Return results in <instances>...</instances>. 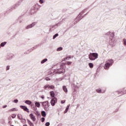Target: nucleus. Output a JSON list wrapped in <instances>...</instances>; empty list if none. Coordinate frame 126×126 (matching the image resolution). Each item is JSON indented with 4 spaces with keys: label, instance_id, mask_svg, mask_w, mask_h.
<instances>
[{
    "label": "nucleus",
    "instance_id": "f257e3e1",
    "mask_svg": "<svg viewBox=\"0 0 126 126\" xmlns=\"http://www.w3.org/2000/svg\"><path fill=\"white\" fill-rule=\"evenodd\" d=\"M58 65H60V68L56 69L55 70V71L56 73L62 74V73H63V72L65 71V70H64V66L65 65V63H58Z\"/></svg>",
    "mask_w": 126,
    "mask_h": 126
},
{
    "label": "nucleus",
    "instance_id": "f03ea898",
    "mask_svg": "<svg viewBox=\"0 0 126 126\" xmlns=\"http://www.w3.org/2000/svg\"><path fill=\"white\" fill-rule=\"evenodd\" d=\"M106 35H110L109 37L110 40H109V45L111 46V47H114L115 46V44H116V41L114 40V36H115V33L114 32H108L106 33Z\"/></svg>",
    "mask_w": 126,
    "mask_h": 126
},
{
    "label": "nucleus",
    "instance_id": "7ed1b4c3",
    "mask_svg": "<svg viewBox=\"0 0 126 126\" xmlns=\"http://www.w3.org/2000/svg\"><path fill=\"white\" fill-rule=\"evenodd\" d=\"M86 10H87V9H84L81 12L79 13L78 16L75 19V24H76L77 22H79V21H80V20H81V19H82V18L84 17V16H82V15L85 13V11H86Z\"/></svg>",
    "mask_w": 126,
    "mask_h": 126
},
{
    "label": "nucleus",
    "instance_id": "20e7f679",
    "mask_svg": "<svg viewBox=\"0 0 126 126\" xmlns=\"http://www.w3.org/2000/svg\"><path fill=\"white\" fill-rule=\"evenodd\" d=\"M113 63H114V60L113 59H109L107 60L106 63L104 65V68L105 69H109L110 66L113 65Z\"/></svg>",
    "mask_w": 126,
    "mask_h": 126
},
{
    "label": "nucleus",
    "instance_id": "39448f33",
    "mask_svg": "<svg viewBox=\"0 0 126 126\" xmlns=\"http://www.w3.org/2000/svg\"><path fill=\"white\" fill-rule=\"evenodd\" d=\"M89 59L90 60V61H95V60L98 59V53H91L89 55Z\"/></svg>",
    "mask_w": 126,
    "mask_h": 126
},
{
    "label": "nucleus",
    "instance_id": "423d86ee",
    "mask_svg": "<svg viewBox=\"0 0 126 126\" xmlns=\"http://www.w3.org/2000/svg\"><path fill=\"white\" fill-rule=\"evenodd\" d=\"M40 103L45 111L48 112V111L50 110V109L49 108V101H45L43 102H41Z\"/></svg>",
    "mask_w": 126,
    "mask_h": 126
},
{
    "label": "nucleus",
    "instance_id": "0eeeda50",
    "mask_svg": "<svg viewBox=\"0 0 126 126\" xmlns=\"http://www.w3.org/2000/svg\"><path fill=\"white\" fill-rule=\"evenodd\" d=\"M39 8H40V7H39V4H34L31 9V14H34V13L37 12V11L39 9Z\"/></svg>",
    "mask_w": 126,
    "mask_h": 126
},
{
    "label": "nucleus",
    "instance_id": "6e6552de",
    "mask_svg": "<svg viewBox=\"0 0 126 126\" xmlns=\"http://www.w3.org/2000/svg\"><path fill=\"white\" fill-rule=\"evenodd\" d=\"M36 24H37V22H32V24H30L27 26L25 27V29H26V30H28V29H31V28H33V27H34V26H35Z\"/></svg>",
    "mask_w": 126,
    "mask_h": 126
},
{
    "label": "nucleus",
    "instance_id": "1a4fd4ad",
    "mask_svg": "<svg viewBox=\"0 0 126 126\" xmlns=\"http://www.w3.org/2000/svg\"><path fill=\"white\" fill-rule=\"evenodd\" d=\"M58 102V99H57V98L54 97L51 99L50 104L52 106V107H54L55 105H56V103Z\"/></svg>",
    "mask_w": 126,
    "mask_h": 126
},
{
    "label": "nucleus",
    "instance_id": "9d476101",
    "mask_svg": "<svg viewBox=\"0 0 126 126\" xmlns=\"http://www.w3.org/2000/svg\"><path fill=\"white\" fill-rule=\"evenodd\" d=\"M43 88L45 90H47V88H48V89H54L55 88V86L53 85L50 86V85L47 84L45 85Z\"/></svg>",
    "mask_w": 126,
    "mask_h": 126
},
{
    "label": "nucleus",
    "instance_id": "9b49d317",
    "mask_svg": "<svg viewBox=\"0 0 126 126\" xmlns=\"http://www.w3.org/2000/svg\"><path fill=\"white\" fill-rule=\"evenodd\" d=\"M19 5H20V3H16V4H15L14 5H13V6H12L11 7V8L9 9V10L10 11H11V10H12L13 9H15V8H17V7H18Z\"/></svg>",
    "mask_w": 126,
    "mask_h": 126
},
{
    "label": "nucleus",
    "instance_id": "f8f14e48",
    "mask_svg": "<svg viewBox=\"0 0 126 126\" xmlns=\"http://www.w3.org/2000/svg\"><path fill=\"white\" fill-rule=\"evenodd\" d=\"M13 54L9 53L7 55L6 60H7L8 61H10V60H12V59H13Z\"/></svg>",
    "mask_w": 126,
    "mask_h": 126
},
{
    "label": "nucleus",
    "instance_id": "ddd939ff",
    "mask_svg": "<svg viewBox=\"0 0 126 126\" xmlns=\"http://www.w3.org/2000/svg\"><path fill=\"white\" fill-rule=\"evenodd\" d=\"M20 108L21 109H23V110H24V111H25V112H27V113H29V109H28V108H27V106L21 105Z\"/></svg>",
    "mask_w": 126,
    "mask_h": 126
},
{
    "label": "nucleus",
    "instance_id": "4468645a",
    "mask_svg": "<svg viewBox=\"0 0 126 126\" xmlns=\"http://www.w3.org/2000/svg\"><path fill=\"white\" fill-rule=\"evenodd\" d=\"M30 117L31 118V120H32V121H33V122H35V121H36V118H35V116H34V115H33V114H31L30 115Z\"/></svg>",
    "mask_w": 126,
    "mask_h": 126
},
{
    "label": "nucleus",
    "instance_id": "2eb2a0df",
    "mask_svg": "<svg viewBox=\"0 0 126 126\" xmlns=\"http://www.w3.org/2000/svg\"><path fill=\"white\" fill-rule=\"evenodd\" d=\"M7 44V42H6V41H4V42H1L0 44V48H1V47H4Z\"/></svg>",
    "mask_w": 126,
    "mask_h": 126
},
{
    "label": "nucleus",
    "instance_id": "dca6fc26",
    "mask_svg": "<svg viewBox=\"0 0 126 126\" xmlns=\"http://www.w3.org/2000/svg\"><path fill=\"white\" fill-rule=\"evenodd\" d=\"M38 46H39V45H36L34 46V47H33L31 49H30L29 50H28V51L30 52H30H32V51H33V50H36V49L37 48H38Z\"/></svg>",
    "mask_w": 126,
    "mask_h": 126
},
{
    "label": "nucleus",
    "instance_id": "f3484780",
    "mask_svg": "<svg viewBox=\"0 0 126 126\" xmlns=\"http://www.w3.org/2000/svg\"><path fill=\"white\" fill-rule=\"evenodd\" d=\"M96 92H97V93H99L101 94H103V93H105V91L104 92H102V89L100 88L96 89Z\"/></svg>",
    "mask_w": 126,
    "mask_h": 126
},
{
    "label": "nucleus",
    "instance_id": "a211bd4d",
    "mask_svg": "<svg viewBox=\"0 0 126 126\" xmlns=\"http://www.w3.org/2000/svg\"><path fill=\"white\" fill-rule=\"evenodd\" d=\"M69 107H70V104H68L67 106L65 111H64V114H66V113H67V112L68 111V110L69 109Z\"/></svg>",
    "mask_w": 126,
    "mask_h": 126
},
{
    "label": "nucleus",
    "instance_id": "6ab92c4d",
    "mask_svg": "<svg viewBox=\"0 0 126 126\" xmlns=\"http://www.w3.org/2000/svg\"><path fill=\"white\" fill-rule=\"evenodd\" d=\"M50 95L52 98H56L55 97V92L54 91L50 92Z\"/></svg>",
    "mask_w": 126,
    "mask_h": 126
},
{
    "label": "nucleus",
    "instance_id": "aec40b11",
    "mask_svg": "<svg viewBox=\"0 0 126 126\" xmlns=\"http://www.w3.org/2000/svg\"><path fill=\"white\" fill-rule=\"evenodd\" d=\"M41 116L44 118L46 117V116H47V114L46 113V112L45 111H41Z\"/></svg>",
    "mask_w": 126,
    "mask_h": 126
},
{
    "label": "nucleus",
    "instance_id": "412c9836",
    "mask_svg": "<svg viewBox=\"0 0 126 126\" xmlns=\"http://www.w3.org/2000/svg\"><path fill=\"white\" fill-rule=\"evenodd\" d=\"M28 124H29V125L30 126H34V124H33V123L31 122V121H30V120L27 119V120Z\"/></svg>",
    "mask_w": 126,
    "mask_h": 126
},
{
    "label": "nucleus",
    "instance_id": "4be33fe9",
    "mask_svg": "<svg viewBox=\"0 0 126 126\" xmlns=\"http://www.w3.org/2000/svg\"><path fill=\"white\" fill-rule=\"evenodd\" d=\"M63 89L64 92H65V93H67V88H66V86H63Z\"/></svg>",
    "mask_w": 126,
    "mask_h": 126
},
{
    "label": "nucleus",
    "instance_id": "5701e85b",
    "mask_svg": "<svg viewBox=\"0 0 126 126\" xmlns=\"http://www.w3.org/2000/svg\"><path fill=\"white\" fill-rule=\"evenodd\" d=\"M35 105L36 107H37V108H40V106H41V104H40V102L36 101V102H35Z\"/></svg>",
    "mask_w": 126,
    "mask_h": 126
},
{
    "label": "nucleus",
    "instance_id": "b1692460",
    "mask_svg": "<svg viewBox=\"0 0 126 126\" xmlns=\"http://www.w3.org/2000/svg\"><path fill=\"white\" fill-rule=\"evenodd\" d=\"M25 104H27V105H31L32 104V102L30 100H27L25 101Z\"/></svg>",
    "mask_w": 126,
    "mask_h": 126
},
{
    "label": "nucleus",
    "instance_id": "393cba45",
    "mask_svg": "<svg viewBox=\"0 0 126 126\" xmlns=\"http://www.w3.org/2000/svg\"><path fill=\"white\" fill-rule=\"evenodd\" d=\"M47 61L48 59L45 58L41 61V63L43 64V63H46V62H47Z\"/></svg>",
    "mask_w": 126,
    "mask_h": 126
},
{
    "label": "nucleus",
    "instance_id": "a878e982",
    "mask_svg": "<svg viewBox=\"0 0 126 126\" xmlns=\"http://www.w3.org/2000/svg\"><path fill=\"white\" fill-rule=\"evenodd\" d=\"M60 24V23L56 24V25L52 26V28L50 29V30H54V28H56V26H58Z\"/></svg>",
    "mask_w": 126,
    "mask_h": 126
},
{
    "label": "nucleus",
    "instance_id": "bb28decb",
    "mask_svg": "<svg viewBox=\"0 0 126 126\" xmlns=\"http://www.w3.org/2000/svg\"><path fill=\"white\" fill-rule=\"evenodd\" d=\"M71 58H74V56H67L65 57V60H67V61H68L70 59H71Z\"/></svg>",
    "mask_w": 126,
    "mask_h": 126
},
{
    "label": "nucleus",
    "instance_id": "cd10ccee",
    "mask_svg": "<svg viewBox=\"0 0 126 126\" xmlns=\"http://www.w3.org/2000/svg\"><path fill=\"white\" fill-rule=\"evenodd\" d=\"M18 111V109H16L15 108H13L12 109H11L9 110V112H14V111Z\"/></svg>",
    "mask_w": 126,
    "mask_h": 126
},
{
    "label": "nucleus",
    "instance_id": "c85d7f7f",
    "mask_svg": "<svg viewBox=\"0 0 126 126\" xmlns=\"http://www.w3.org/2000/svg\"><path fill=\"white\" fill-rule=\"evenodd\" d=\"M35 115L37 116V117H41V113L38 111H35Z\"/></svg>",
    "mask_w": 126,
    "mask_h": 126
},
{
    "label": "nucleus",
    "instance_id": "c756f323",
    "mask_svg": "<svg viewBox=\"0 0 126 126\" xmlns=\"http://www.w3.org/2000/svg\"><path fill=\"white\" fill-rule=\"evenodd\" d=\"M17 116L19 120H22L23 119V116L21 114H18Z\"/></svg>",
    "mask_w": 126,
    "mask_h": 126
},
{
    "label": "nucleus",
    "instance_id": "7c9ffc66",
    "mask_svg": "<svg viewBox=\"0 0 126 126\" xmlns=\"http://www.w3.org/2000/svg\"><path fill=\"white\" fill-rule=\"evenodd\" d=\"M89 66H90V68H93V66H94V65L93 64V63H89Z\"/></svg>",
    "mask_w": 126,
    "mask_h": 126
},
{
    "label": "nucleus",
    "instance_id": "2f4dec72",
    "mask_svg": "<svg viewBox=\"0 0 126 126\" xmlns=\"http://www.w3.org/2000/svg\"><path fill=\"white\" fill-rule=\"evenodd\" d=\"M62 50H63V47H59L57 49V52H60V51H62Z\"/></svg>",
    "mask_w": 126,
    "mask_h": 126
},
{
    "label": "nucleus",
    "instance_id": "473e14b6",
    "mask_svg": "<svg viewBox=\"0 0 126 126\" xmlns=\"http://www.w3.org/2000/svg\"><path fill=\"white\" fill-rule=\"evenodd\" d=\"M21 120V123H22V124H25L26 123V120L25 119L22 118Z\"/></svg>",
    "mask_w": 126,
    "mask_h": 126
},
{
    "label": "nucleus",
    "instance_id": "72a5a7b5",
    "mask_svg": "<svg viewBox=\"0 0 126 126\" xmlns=\"http://www.w3.org/2000/svg\"><path fill=\"white\" fill-rule=\"evenodd\" d=\"M123 44H124V46H126V38L123 39Z\"/></svg>",
    "mask_w": 126,
    "mask_h": 126
},
{
    "label": "nucleus",
    "instance_id": "f704fd0d",
    "mask_svg": "<svg viewBox=\"0 0 126 126\" xmlns=\"http://www.w3.org/2000/svg\"><path fill=\"white\" fill-rule=\"evenodd\" d=\"M59 36V33H56L54 36H53V39H55V38H57Z\"/></svg>",
    "mask_w": 126,
    "mask_h": 126
},
{
    "label": "nucleus",
    "instance_id": "c9c22d12",
    "mask_svg": "<svg viewBox=\"0 0 126 126\" xmlns=\"http://www.w3.org/2000/svg\"><path fill=\"white\" fill-rule=\"evenodd\" d=\"M39 3L42 4L44 3V2H45V1H44V0H39Z\"/></svg>",
    "mask_w": 126,
    "mask_h": 126
},
{
    "label": "nucleus",
    "instance_id": "e433bc0d",
    "mask_svg": "<svg viewBox=\"0 0 126 126\" xmlns=\"http://www.w3.org/2000/svg\"><path fill=\"white\" fill-rule=\"evenodd\" d=\"M41 122L42 123H44V122H45V118L44 117L41 118Z\"/></svg>",
    "mask_w": 126,
    "mask_h": 126
},
{
    "label": "nucleus",
    "instance_id": "4c0bfd02",
    "mask_svg": "<svg viewBox=\"0 0 126 126\" xmlns=\"http://www.w3.org/2000/svg\"><path fill=\"white\" fill-rule=\"evenodd\" d=\"M46 126H50V122H47L45 123Z\"/></svg>",
    "mask_w": 126,
    "mask_h": 126
},
{
    "label": "nucleus",
    "instance_id": "58836bf2",
    "mask_svg": "<svg viewBox=\"0 0 126 126\" xmlns=\"http://www.w3.org/2000/svg\"><path fill=\"white\" fill-rule=\"evenodd\" d=\"M45 80L47 81H49L50 80H51V79H50L49 77H46L45 78Z\"/></svg>",
    "mask_w": 126,
    "mask_h": 126
},
{
    "label": "nucleus",
    "instance_id": "ea45409f",
    "mask_svg": "<svg viewBox=\"0 0 126 126\" xmlns=\"http://www.w3.org/2000/svg\"><path fill=\"white\" fill-rule=\"evenodd\" d=\"M61 104H64L65 103V100H61Z\"/></svg>",
    "mask_w": 126,
    "mask_h": 126
},
{
    "label": "nucleus",
    "instance_id": "a19ab883",
    "mask_svg": "<svg viewBox=\"0 0 126 126\" xmlns=\"http://www.w3.org/2000/svg\"><path fill=\"white\" fill-rule=\"evenodd\" d=\"M9 67H10L9 65H7L6 66V70H9Z\"/></svg>",
    "mask_w": 126,
    "mask_h": 126
},
{
    "label": "nucleus",
    "instance_id": "79ce46f5",
    "mask_svg": "<svg viewBox=\"0 0 126 126\" xmlns=\"http://www.w3.org/2000/svg\"><path fill=\"white\" fill-rule=\"evenodd\" d=\"M14 102L16 103H18V99H15L14 100Z\"/></svg>",
    "mask_w": 126,
    "mask_h": 126
},
{
    "label": "nucleus",
    "instance_id": "37998d69",
    "mask_svg": "<svg viewBox=\"0 0 126 126\" xmlns=\"http://www.w3.org/2000/svg\"><path fill=\"white\" fill-rule=\"evenodd\" d=\"M23 1V0H20L18 1V3H20V4H21V2H22Z\"/></svg>",
    "mask_w": 126,
    "mask_h": 126
},
{
    "label": "nucleus",
    "instance_id": "c03bdc74",
    "mask_svg": "<svg viewBox=\"0 0 126 126\" xmlns=\"http://www.w3.org/2000/svg\"><path fill=\"white\" fill-rule=\"evenodd\" d=\"M67 63L68 65H70V64H71V62H67Z\"/></svg>",
    "mask_w": 126,
    "mask_h": 126
},
{
    "label": "nucleus",
    "instance_id": "a18cd8bd",
    "mask_svg": "<svg viewBox=\"0 0 126 126\" xmlns=\"http://www.w3.org/2000/svg\"><path fill=\"white\" fill-rule=\"evenodd\" d=\"M6 107H7V105H5L2 106V108H3V109H5V108H6Z\"/></svg>",
    "mask_w": 126,
    "mask_h": 126
},
{
    "label": "nucleus",
    "instance_id": "49530a36",
    "mask_svg": "<svg viewBox=\"0 0 126 126\" xmlns=\"http://www.w3.org/2000/svg\"><path fill=\"white\" fill-rule=\"evenodd\" d=\"M41 99H44L45 96L44 95H41Z\"/></svg>",
    "mask_w": 126,
    "mask_h": 126
},
{
    "label": "nucleus",
    "instance_id": "de8ad7c7",
    "mask_svg": "<svg viewBox=\"0 0 126 126\" xmlns=\"http://www.w3.org/2000/svg\"><path fill=\"white\" fill-rule=\"evenodd\" d=\"M8 124L9 125H11V121H9Z\"/></svg>",
    "mask_w": 126,
    "mask_h": 126
},
{
    "label": "nucleus",
    "instance_id": "09e8293b",
    "mask_svg": "<svg viewBox=\"0 0 126 126\" xmlns=\"http://www.w3.org/2000/svg\"><path fill=\"white\" fill-rule=\"evenodd\" d=\"M19 23H22V21L20 20V21H19Z\"/></svg>",
    "mask_w": 126,
    "mask_h": 126
},
{
    "label": "nucleus",
    "instance_id": "8fccbe9b",
    "mask_svg": "<svg viewBox=\"0 0 126 126\" xmlns=\"http://www.w3.org/2000/svg\"><path fill=\"white\" fill-rule=\"evenodd\" d=\"M16 117V115L15 116V117L13 116H12V119H14V118H15Z\"/></svg>",
    "mask_w": 126,
    "mask_h": 126
},
{
    "label": "nucleus",
    "instance_id": "3c124183",
    "mask_svg": "<svg viewBox=\"0 0 126 126\" xmlns=\"http://www.w3.org/2000/svg\"><path fill=\"white\" fill-rule=\"evenodd\" d=\"M34 111H36V110H37V108L36 107H34Z\"/></svg>",
    "mask_w": 126,
    "mask_h": 126
},
{
    "label": "nucleus",
    "instance_id": "603ef678",
    "mask_svg": "<svg viewBox=\"0 0 126 126\" xmlns=\"http://www.w3.org/2000/svg\"><path fill=\"white\" fill-rule=\"evenodd\" d=\"M87 13H88H88H87L86 14H85V15H84V16H85V15H87Z\"/></svg>",
    "mask_w": 126,
    "mask_h": 126
},
{
    "label": "nucleus",
    "instance_id": "864d4df0",
    "mask_svg": "<svg viewBox=\"0 0 126 126\" xmlns=\"http://www.w3.org/2000/svg\"><path fill=\"white\" fill-rule=\"evenodd\" d=\"M39 6L40 7H41V5H38V7H39Z\"/></svg>",
    "mask_w": 126,
    "mask_h": 126
},
{
    "label": "nucleus",
    "instance_id": "5fc2aeb1",
    "mask_svg": "<svg viewBox=\"0 0 126 126\" xmlns=\"http://www.w3.org/2000/svg\"><path fill=\"white\" fill-rule=\"evenodd\" d=\"M10 126H13V125H11Z\"/></svg>",
    "mask_w": 126,
    "mask_h": 126
}]
</instances>
